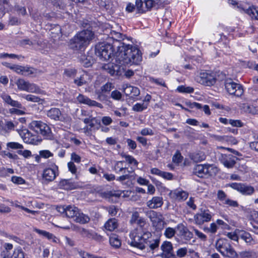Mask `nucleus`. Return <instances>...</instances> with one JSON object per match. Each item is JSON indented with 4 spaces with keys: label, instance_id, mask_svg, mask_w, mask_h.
<instances>
[{
    "label": "nucleus",
    "instance_id": "1",
    "mask_svg": "<svg viewBox=\"0 0 258 258\" xmlns=\"http://www.w3.org/2000/svg\"><path fill=\"white\" fill-rule=\"evenodd\" d=\"M95 54L104 60L114 56L116 61L120 65H138L142 60L141 50L136 46L124 42H118L114 45L106 42L99 43L95 46Z\"/></svg>",
    "mask_w": 258,
    "mask_h": 258
},
{
    "label": "nucleus",
    "instance_id": "2",
    "mask_svg": "<svg viewBox=\"0 0 258 258\" xmlns=\"http://www.w3.org/2000/svg\"><path fill=\"white\" fill-rule=\"evenodd\" d=\"M149 225L139 229H135L130 233L131 245L141 249L149 247L153 250L158 248L160 240L158 238H153L151 233L148 230Z\"/></svg>",
    "mask_w": 258,
    "mask_h": 258
},
{
    "label": "nucleus",
    "instance_id": "3",
    "mask_svg": "<svg viewBox=\"0 0 258 258\" xmlns=\"http://www.w3.org/2000/svg\"><path fill=\"white\" fill-rule=\"evenodd\" d=\"M94 33L86 29L78 33L69 42V47L74 50H84L94 37Z\"/></svg>",
    "mask_w": 258,
    "mask_h": 258
},
{
    "label": "nucleus",
    "instance_id": "4",
    "mask_svg": "<svg viewBox=\"0 0 258 258\" xmlns=\"http://www.w3.org/2000/svg\"><path fill=\"white\" fill-rule=\"evenodd\" d=\"M216 248L224 256L229 258H237L238 254L232 247L228 240L226 239H219L216 242Z\"/></svg>",
    "mask_w": 258,
    "mask_h": 258
},
{
    "label": "nucleus",
    "instance_id": "5",
    "mask_svg": "<svg viewBox=\"0 0 258 258\" xmlns=\"http://www.w3.org/2000/svg\"><path fill=\"white\" fill-rule=\"evenodd\" d=\"M30 127L37 134H40L45 139H51L52 133L49 126L41 121H33L30 123Z\"/></svg>",
    "mask_w": 258,
    "mask_h": 258
},
{
    "label": "nucleus",
    "instance_id": "6",
    "mask_svg": "<svg viewBox=\"0 0 258 258\" xmlns=\"http://www.w3.org/2000/svg\"><path fill=\"white\" fill-rule=\"evenodd\" d=\"M18 89L21 91H25L28 92L40 94L41 90L35 84L31 83L23 79H19L16 82Z\"/></svg>",
    "mask_w": 258,
    "mask_h": 258
},
{
    "label": "nucleus",
    "instance_id": "7",
    "mask_svg": "<svg viewBox=\"0 0 258 258\" xmlns=\"http://www.w3.org/2000/svg\"><path fill=\"white\" fill-rule=\"evenodd\" d=\"M225 88L230 94L235 96H240L243 93V90L241 85L234 82L231 79L225 80Z\"/></svg>",
    "mask_w": 258,
    "mask_h": 258
},
{
    "label": "nucleus",
    "instance_id": "8",
    "mask_svg": "<svg viewBox=\"0 0 258 258\" xmlns=\"http://www.w3.org/2000/svg\"><path fill=\"white\" fill-rule=\"evenodd\" d=\"M228 186L244 196H251L255 192L254 187L244 183L233 182Z\"/></svg>",
    "mask_w": 258,
    "mask_h": 258
},
{
    "label": "nucleus",
    "instance_id": "9",
    "mask_svg": "<svg viewBox=\"0 0 258 258\" xmlns=\"http://www.w3.org/2000/svg\"><path fill=\"white\" fill-rule=\"evenodd\" d=\"M197 80L201 84L210 86L216 83V79L213 74L202 72L199 76L197 77Z\"/></svg>",
    "mask_w": 258,
    "mask_h": 258
},
{
    "label": "nucleus",
    "instance_id": "10",
    "mask_svg": "<svg viewBox=\"0 0 258 258\" xmlns=\"http://www.w3.org/2000/svg\"><path fill=\"white\" fill-rule=\"evenodd\" d=\"M212 217V213L209 210L201 209L200 212L195 215L194 220L196 224L201 225L205 222H209Z\"/></svg>",
    "mask_w": 258,
    "mask_h": 258
},
{
    "label": "nucleus",
    "instance_id": "11",
    "mask_svg": "<svg viewBox=\"0 0 258 258\" xmlns=\"http://www.w3.org/2000/svg\"><path fill=\"white\" fill-rule=\"evenodd\" d=\"M58 175V167L53 165L51 167L44 169L42 174V179L47 182L52 181Z\"/></svg>",
    "mask_w": 258,
    "mask_h": 258
},
{
    "label": "nucleus",
    "instance_id": "12",
    "mask_svg": "<svg viewBox=\"0 0 258 258\" xmlns=\"http://www.w3.org/2000/svg\"><path fill=\"white\" fill-rule=\"evenodd\" d=\"M20 135L23 141L26 143L36 145L41 141L38 136L33 135L27 129L23 130L20 132Z\"/></svg>",
    "mask_w": 258,
    "mask_h": 258
},
{
    "label": "nucleus",
    "instance_id": "13",
    "mask_svg": "<svg viewBox=\"0 0 258 258\" xmlns=\"http://www.w3.org/2000/svg\"><path fill=\"white\" fill-rule=\"evenodd\" d=\"M103 69L111 76H120L124 72L122 67L113 63H108L103 66Z\"/></svg>",
    "mask_w": 258,
    "mask_h": 258
},
{
    "label": "nucleus",
    "instance_id": "14",
    "mask_svg": "<svg viewBox=\"0 0 258 258\" xmlns=\"http://www.w3.org/2000/svg\"><path fill=\"white\" fill-rule=\"evenodd\" d=\"M161 248L162 250V253L161 254L162 258H177L173 253L172 244L170 242H164Z\"/></svg>",
    "mask_w": 258,
    "mask_h": 258
},
{
    "label": "nucleus",
    "instance_id": "15",
    "mask_svg": "<svg viewBox=\"0 0 258 258\" xmlns=\"http://www.w3.org/2000/svg\"><path fill=\"white\" fill-rule=\"evenodd\" d=\"M77 100L80 103L88 105L89 106L93 107L96 106L100 108H103V105L95 100H92L89 98L88 97L85 96L82 94H79L77 97Z\"/></svg>",
    "mask_w": 258,
    "mask_h": 258
},
{
    "label": "nucleus",
    "instance_id": "16",
    "mask_svg": "<svg viewBox=\"0 0 258 258\" xmlns=\"http://www.w3.org/2000/svg\"><path fill=\"white\" fill-rule=\"evenodd\" d=\"M175 229L178 231L179 235L186 240H190L193 237V234L182 224H178Z\"/></svg>",
    "mask_w": 258,
    "mask_h": 258
},
{
    "label": "nucleus",
    "instance_id": "17",
    "mask_svg": "<svg viewBox=\"0 0 258 258\" xmlns=\"http://www.w3.org/2000/svg\"><path fill=\"white\" fill-rule=\"evenodd\" d=\"M58 186L60 188L66 190H72L76 189L78 187L77 183L72 181L71 179H63L60 180L58 183Z\"/></svg>",
    "mask_w": 258,
    "mask_h": 258
},
{
    "label": "nucleus",
    "instance_id": "18",
    "mask_svg": "<svg viewBox=\"0 0 258 258\" xmlns=\"http://www.w3.org/2000/svg\"><path fill=\"white\" fill-rule=\"evenodd\" d=\"M130 223L132 224L135 223L137 224V227L135 229H139L142 227H143L144 226H146L147 224L144 218L139 216V214L138 212H135L132 214L130 220Z\"/></svg>",
    "mask_w": 258,
    "mask_h": 258
},
{
    "label": "nucleus",
    "instance_id": "19",
    "mask_svg": "<svg viewBox=\"0 0 258 258\" xmlns=\"http://www.w3.org/2000/svg\"><path fill=\"white\" fill-rule=\"evenodd\" d=\"M47 116L55 121H62L63 117L61 111L57 108H52L47 111Z\"/></svg>",
    "mask_w": 258,
    "mask_h": 258
},
{
    "label": "nucleus",
    "instance_id": "20",
    "mask_svg": "<svg viewBox=\"0 0 258 258\" xmlns=\"http://www.w3.org/2000/svg\"><path fill=\"white\" fill-rule=\"evenodd\" d=\"M1 97L3 100V101L7 105L17 108H22V105L21 103L18 101L12 99L9 95L6 93H3L1 95Z\"/></svg>",
    "mask_w": 258,
    "mask_h": 258
},
{
    "label": "nucleus",
    "instance_id": "21",
    "mask_svg": "<svg viewBox=\"0 0 258 258\" xmlns=\"http://www.w3.org/2000/svg\"><path fill=\"white\" fill-rule=\"evenodd\" d=\"M234 158L235 157L231 155H222L221 162L224 166L228 168H232L236 163Z\"/></svg>",
    "mask_w": 258,
    "mask_h": 258
},
{
    "label": "nucleus",
    "instance_id": "22",
    "mask_svg": "<svg viewBox=\"0 0 258 258\" xmlns=\"http://www.w3.org/2000/svg\"><path fill=\"white\" fill-rule=\"evenodd\" d=\"M208 172V170H206V164L196 165L192 173L194 175H197L200 178H204L207 176L206 173Z\"/></svg>",
    "mask_w": 258,
    "mask_h": 258
},
{
    "label": "nucleus",
    "instance_id": "23",
    "mask_svg": "<svg viewBox=\"0 0 258 258\" xmlns=\"http://www.w3.org/2000/svg\"><path fill=\"white\" fill-rule=\"evenodd\" d=\"M186 104L190 108H196L197 109H203L207 115H209L211 114V111L209 107L207 105H204V106H203L201 104L196 102H187L186 103Z\"/></svg>",
    "mask_w": 258,
    "mask_h": 258
},
{
    "label": "nucleus",
    "instance_id": "24",
    "mask_svg": "<svg viewBox=\"0 0 258 258\" xmlns=\"http://www.w3.org/2000/svg\"><path fill=\"white\" fill-rule=\"evenodd\" d=\"M147 206L151 209H156L162 206L163 204L162 198L159 197H153L152 200L149 201Z\"/></svg>",
    "mask_w": 258,
    "mask_h": 258
},
{
    "label": "nucleus",
    "instance_id": "25",
    "mask_svg": "<svg viewBox=\"0 0 258 258\" xmlns=\"http://www.w3.org/2000/svg\"><path fill=\"white\" fill-rule=\"evenodd\" d=\"M151 173L153 174L159 175L165 179L171 180L173 179V176L171 173L162 171L157 168L151 169Z\"/></svg>",
    "mask_w": 258,
    "mask_h": 258
},
{
    "label": "nucleus",
    "instance_id": "26",
    "mask_svg": "<svg viewBox=\"0 0 258 258\" xmlns=\"http://www.w3.org/2000/svg\"><path fill=\"white\" fill-rule=\"evenodd\" d=\"M34 231L43 237H45L49 240H51L54 243L57 242V239L53 234L46 231L40 230L37 228H35Z\"/></svg>",
    "mask_w": 258,
    "mask_h": 258
},
{
    "label": "nucleus",
    "instance_id": "27",
    "mask_svg": "<svg viewBox=\"0 0 258 258\" xmlns=\"http://www.w3.org/2000/svg\"><path fill=\"white\" fill-rule=\"evenodd\" d=\"M239 237L243 240L246 243L252 244L254 243V241L252 238L251 235L247 232L241 231L239 233Z\"/></svg>",
    "mask_w": 258,
    "mask_h": 258
},
{
    "label": "nucleus",
    "instance_id": "28",
    "mask_svg": "<svg viewBox=\"0 0 258 258\" xmlns=\"http://www.w3.org/2000/svg\"><path fill=\"white\" fill-rule=\"evenodd\" d=\"M124 161H116L114 166V170L116 171V173L117 174H120L121 173H130V171L127 170V168L123 167V163Z\"/></svg>",
    "mask_w": 258,
    "mask_h": 258
},
{
    "label": "nucleus",
    "instance_id": "29",
    "mask_svg": "<svg viewBox=\"0 0 258 258\" xmlns=\"http://www.w3.org/2000/svg\"><path fill=\"white\" fill-rule=\"evenodd\" d=\"M117 220L115 218L109 219L105 224V229L108 231H112L117 228Z\"/></svg>",
    "mask_w": 258,
    "mask_h": 258
},
{
    "label": "nucleus",
    "instance_id": "30",
    "mask_svg": "<svg viewBox=\"0 0 258 258\" xmlns=\"http://www.w3.org/2000/svg\"><path fill=\"white\" fill-rule=\"evenodd\" d=\"M79 210V209L76 207L70 205L67 206L66 216L69 218H75L78 214Z\"/></svg>",
    "mask_w": 258,
    "mask_h": 258
},
{
    "label": "nucleus",
    "instance_id": "31",
    "mask_svg": "<svg viewBox=\"0 0 258 258\" xmlns=\"http://www.w3.org/2000/svg\"><path fill=\"white\" fill-rule=\"evenodd\" d=\"M22 75L28 76L30 75H36L41 73V71L31 67L23 66Z\"/></svg>",
    "mask_w": 258,
    "mask_h": 258
},
{
    "label": "nucleus",
    "instance_id": "32",
    "mask_svg": "<svg viewBox=\"0 0 258 258\" xmlns=\"http://www.w3.org/2000/svg\"><path fill=\"white\" fill-rule=\"evenodd\" d=\"M90 219L88 215L80 213L79 210L78 211V214H77L74 219L76 222L81 224L87 223L90 221Z\"/></svg>",
    "mask_w": 258,
    "mask_h": 258
},
{
    "label": "nucleus",
    "instance_id": "33",
    "mask_svg": "<svg viewBox=\"0 0 258 258\" xmlns=\"http://www.w3.org/2000/svg\"><path fill=\"white\" fill-rule=\"evenodd\" d=\"M173 198L175 199L180 201L185 200L188 197V194L184 191L176 190L172 193Z\"/></svg>",
    "mask_w": 258,
    "mask_h": 258
},
{
    "label": "nucleus",
    "instance_id": "34",
    "mask_svg": "<svg viewBox=\"0 0 258 258\" xmlns=\"http://www.w3.org/2000/svg\"><path fill=\"white\" fill-rule=\"evenodd\" d=\"M5 249L2 251L1 256L2 258H11V256L10 250L13 248V245L10 243H5L4 244Z\"/></svg>",
    "mask_w": 258,
    "mask_h": 258
},
{
    "label": "nucleus",
    "instance_id": "35",
    "mask_svg": "<svg viewBox=\"0 0 258 258\" xmlns=\"http://www.w3.org/2000/svg\"><path fill=\"white\" fill-rule=\"evenodd\" d=\"M243 10L251 18L258 20V8L252 7Z\"/></svg>",
    "mask_w": 258,
    "mask_h": 258
},
{
    "label": "nucleus",
    "instance_id": "36",
    "mask_svg": "<svg viewBox=\"0 0 258 258\" xmlns=\"http://www.w3.org/2000/svg\"><path fill=\"white\" fill-rule=\"evenodd\" d=\"M120 193L116 192L115 191H106L100 193V196L106 199H110L113 197L118 198L120 196Z\"/></svg>",
    "mask_w": 258,
    "mask_h": 258
},
{
    "label": "nucleus",
    "instance_id": "37",
    "mask_svg": "<svg viewBox=\"0 0 258 258\" xmlns=\"http://www.w3.org/2000/svg\"><path fill=\"white\" fill-rule=\"evenodd\" d=\"M81 64L86 68H88L92 66L93 59L91 56H86V55H82L80 59Z\"/></svg>",
    "mask_w": 258,
    "mask_h": 258
},
{
    "label": "nucleus",
    "instance_id": "38",
    "mask_svg": "<svg viewBox=\"0 0 258 258\" xmlns=\"http://www.w3.org/2000/svg\"><path fill=\"white\" fill-rule=\"evenodd\" d=\"M109 242L112 246L115 248H118L121 245L120 240L118 238V236L114 234L110 237Z\"/></svg>",
    "mask_w": 258,
    "mask_h": 258
},
{
    "label": "nucleus",
    "instance_id": "39",
    "mask_svg": "<svg viewBox=\"0 0 258 258\" xmlns=\"http://www.w3.org/2000/svg\"><path fill=\"white\" fill-rule=\"evenodd\" d=\"M241 208L242 210L247 212L249 213L251 218L258 223V210L256 211L254 209H250V208H245L243 206H241Z\"/></svg>",
    "mask_w": 258,
    "mask_h": 258
},
{
    "label": "nucleus",
    "instance_id": "40",
    "mask_svg": "<svg viewBox=\"0 0 258 258\" xmlns=\"http://www.w3.org/2000/svg\"><path fill=\"white\" fill-rule=\"evenodd\" d=\"M135 4L137 13L143 14L146 12L145 3L142 0H136Z\"/></svg>",
    "mask_w": 258,
    "mask_h": 258
},
{
    "label": "nucleus",
    "instance_id": "41",
    "mask_svg": "<svg viewBox=\"0 0 258 258\" xmlns=\"http://www.w3.org/2000/svg\"><path fill=\"white\" fill-rule=\"evenodd\" d=\"M88 76L87 74H83L81 75L79 78L75 79L74 83L78 86H82L87 84V78Z\"/></svg>",
    "mask_w": 258,
    "mask_h": 258
},
{
    "label": "nucleus",
    "instance_id": "42",
    "mask_svg": "<svg viewBox=\"0 0 258 258\" xmlns=\"http://www.w3.org/2000/svg\"><path fill=\"white\" fill-rule=\"evenodd\" d=\"M111 35L112 36V38L115 40L114 41L112 45H114V43L117 42H122L121 41V40H123L124 36L120 33L116 32L115 31H113L111 32Z\"/></svg>",
    "mask_w": 258,
    "mask_h": 258
},
{
    "label": "nucleus",
    "instance_id": "43",
    "mask_svg": "<svg viewBox=\"0 0 258 258\" xmlns=\"http://www.w3.org/2000/svg\"><path fill=\"white\" fill-rule=\"evenodd\" d=\"M22 97L28 101L32 102H39L42 100L39 97L31 94L23 95Z\"/></svg>",
    "mask_w": 258,
    "mask_h": 258
},
{
    "label": "nucleus",
    "instance_id": "44",
    "mask_svg": "<svg viewBox=\"0 0 258 258\" xmlns=\"http://www.w3.org/2000/svg\"><path fill=\"white\" fill-rule=\"evenodd\" d=\"M148 106V103H136L133 106V110L137 112H141L146 109Z\"/></svg>",
    "mask_w": 258,
    "mask_h": 258
},
{
    "label": "nucleus",
    "instance_id": "45",
    "mask_svg": "<svg viewBox=\"0 0 258 258\" xmlns=\"http://www.w3.org/2000/svg\"><path fill=\"white\" fill-rule=\"evenodd\" d=\"M121 156L124 158L126 161L130 164H133L134 165L137 166L138 165V162L132 156L129 155H125L124 154H121Z\"/></svg>",
    "mask_w": 258,
    "mask_h": 258
},
{
    "label": "nucleus",
    "instance_id": "46",
    "mask_svg": "<svg viewBox=\"0 0 258 258\" xmlns=\"http://www.w3.org/2000/svg\"><path fill=\"white\" fill-rule=\"evenodd\" d=\"M206 170H208V172L206 173L207 176H212L216 174L217 172V168L212 165L206 164Z\"/></svg>",
    "mask_w": 258,
    "mask_h": 258
},
{
    "label": "nucleus",
    "instance_id": "47",
    "mask_svg": "<svg viewBox=\"0 0 258 258\" xmlns=\"http://www.w3.org/2000/svg\"><path fill=\"white\" fill-rule=\"evenodd\" d=\"M7 67L9 68L10 69L13 70L14 71L16 72L17 73H18L19 74H20L22 75L23 74V66L16 65V64H14L12 66H9V64H8L7 65Z\"/></svg>",
    "mask_w": 258,
    "mask_h": 258
},
{
    "label": "nucleus",
    "instance_id": "48",
    "mask_svg": "<svg viewBox=\"0 0 258 258\" xmlns=\"http://www.w3.org/2000/svg\"><path fill=\"white\" fill-rule=\"evenodd\" d=\"M175 229L171 227L166 228L164 231V235L168 238L173 237L176 232Z\"/></svg>",
    "mask_w": 258,
    "mask_h": 258
},
{
    "label": "nucleus",
    "instance_id": "49",
    "mask_svg": "<svg viewBox=\"0 0 258 258\" xmlns=\"http://www.w3.org/2000/svg\"><path fill=\"white\" fill-rule=\"evenodd\" d=\"M79 231L80 233L84 237H87L88 238H94V234L91 233L89 232V231L85 228H79Z\"/></svg>",
    "mask_w": 258,
    "mask_h": 258
},
{
    "label": "nucleus",
    "instance_id": "50",
    "mask_svg": "<svg viewBox=\"0 0 258 258\" xmlns=\"http://www.w3.org/2000/svg\"><path fill=\"white\" fill-rule=\"evenodd\" d=\"M177 91L179 92H181V93H192L194 92V88H192V87H185V86H179L177 88Z\"/></svg>",
    "mask_w": 258,
    "mask_h": 258
},
{
    "label": "nucleus",
    "instance_id": "51",
    "mask_svg": "<svg viewBox=\"0 0 258 258\" xmlns=\"http://www.w3.org/2000/svg\"><path fill=\"white\" fill-rule=\"evenodd\" d=\"M11 258H25L24 253L21 249H16L14 251Z\"/></svg>",
    "mask_w": 258,
    "mask_h": 258
},
{
    "label": "nucleus",
    "instance_id": "52",
    "mask_svg": "<svg viewBox=\"0 0 258 258\" xmlns=\"http://www.w3.org/2000/svg\"><path fill=\"white\" fill-rule=\"evenodd\" d=\"M183 157L179 151H176L172 157V161L176 164H179L182 161Z\"/></svg>",
    "mask_w": 258,
    "mask_h": 258
},
{
    "label": "nucleus",
    "instance_id": "53",
    "mask_svg": "<svg viewBox=\"0 0 258 258\" xmlns=\"http://www.w3.org/2000/svg\"><path fill=\"white\" fill-rule=\"evenodd\" d=\"M7 146L8 149H11L13 150L21 149L23 148V146L22 145L16 142L8 143H7Z\"/></svg>",
    "mask_w": 258,
    "mask_h": 258
},
{
    "label": "nucleus",
    "instance_id": "54",
    "mask_svg": "<svg viewBox=\"0 0 258 258\" xmlns=\"http://www.w3.org/2000/svg\"><path fill=\"white\" fill-rule=\"evenodd\" d=\"M217 226L215 223H212L210 225V227H205L204 230L206 232H210L212 233H215L216 232L217 230Z\"/></svg>",
    "mask_w": 258,
    "mask_h": 258
},
{
    "label": "nucleus",
    "instance_id": "55",
    "mask_svg": "<svg viewBox=\"0 0 258 258\" xmlns=\"http://www.w3.org/2000/svg\"><path fill=\"white\" fill-rule=\"evenodd\" d=\"M114 88V86L111 83H107L103 86H102L101 88V90L102 92H110L113 88Z\"/></svg>",
    "mask_w": 258,
    "mask_h": 258
},
{
    "label": "nucleus",
    "instance_id": "56",
    "mask_svg": "<svg viewBox=\"0 0 258 258\" xmlns=\"http://www.w3.org/2000/svg\"><path fill=\"white\" fill-rule=\"evenodd\" d=\"M109 215L111 216H114L117 214L118 209L115 206L111 205L106 208Z\"/></svg>",
    "mask_w": 258,
    "mask_h": 258
},
{
    "label": "nucleus",
    "instance_id": "57",
    "mask_svg": "<svg viewBox=\"0 0 258 258\" xmlns=\"http://www.w3.org/2000/svg\"><path fill=\"white\" fill-rule=\"evenodd\" d=\"M217 198L219 200L222 202H225L227 199V195L222 190H219L217 192Z\"/></svg>",
    "mask_w": 258,
    "mask_h": 258
},
{
    "label": "nucleus",
    "instance_id": "58",
    "mask_svg": "<svg viewBox=\"0 0 258 258\" xmlns=\"http://www.w3.org/2000/svg\"><path fill=\"white\" fill-rule=\"evenodd\" d=\"M229 123L235 127H242L243 126V123L240 120L229 119Z\"/></svg>",
    "mask_w": 258,
    "mask_h": 258
},
{
    "label": "nucleus",
    "instance_id": "59",
    "mask_svg": "<svg viewBox=\"0 0 258 258\" xmlns=\"http://www.w3.org/2000/svg\"><path fill=\"white\" fill-rule=\"evenodd\" d=\"M223 204L234 208L238 207L239 206V204L237 201L229 199H228L226 200V201H225V202H224Z\"/></svg>",
    "mask_w": 258,
    "mask_h": 258
},
{
    "label": "nucleus",
    "instance_id": "60",
    "mask_svg": "<svg viewBox=\"0 0 258 258\" xmlns=\"http://www.w3.org/2000/svg\"><path fill=\"white\" fill-rule=\"evenodd\" d=\"M121 93L118 90H114L111 92V97L116 100H119L121 98Z\"/></svg>",
    "mask_w": 258,
    "mask_h": 258
},
{
    "label": "nucleus",
    "instance_id": "61",
    "mask_svg": "<svg viewBox=\"0 0 258 258\" xmlns=\"http://www.w3.org/2000/svg\"><path fill=\"white\" fill-rule=\"evenodd\" d=\"M187 254V248L186 247L180 248L176 251V256L179 257H184Z\"/></svg>",
    "mask_w": 258,
    "mask_h": 258
},
{
    "label": "nucleus",
    "instance_id": "62",
    "mask_svg": "<svg viewBox=\"0 0 258 258\" xmlns=\"http://www.w3.org/2000/svg\"><path fill=\"white\" fill-rule=\"evenodd\" d=\"M154 3L155 1L153 0H146L145 1V9L146 12L151 9L154 6Z\"/></svg>",
    "mask_w": 258,
    "mask_h": 258
},
{
    "label": "nucleus",
    "instance_id": "63",
    "mask_svg": "<svg viewBox=\"0 0 258 258\" xmlns=\"http://www.w3.org/2000/svg\"><path fill=\"white\" fill-rule=\"evenodd\" d=\"M40 156L44 158H48L50 157L53 156V154L51 153L49 150H42L39 151Z\"/></svg>",
    "mask_w": 258,
    "mask_h": 258
},
{
    "label": "nucleus",
    "instance_id": "64",
    "mask_svg": "<svg viewBox=\"0 0 258 258\" xmlns=\"http://www.w3.org/2000/svg\"><path fill=\"white\" fill-rule=\"evenodd\" d=\"M80 255L82 258H102L101 257H98L95 256L94 255L90 254L88 252L85 251H80Z\"/></svg>",
    "mask_w": 258,
    "mask_h": 258
}]
</instances>
